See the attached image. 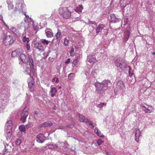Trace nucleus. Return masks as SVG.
<instances>
[{
  "label": "nucleus",
  "instance_id": "nucleus-39",
  "mask_svg": "<svg viewBox=\"0 0 155 155\" xmlns=\"http://www.w3.org/2000/svg\"><path fill=\"white\" fill-rule=\"evenodd\" d=\"M106 105V103H103L97 104V107H99L100 108H102L103 106H105Z\"/></svg>",
  "mask_w": 155,
  "mask_h": 155
},
{
  "label": "nucleus",
  "instance_id": "nucleus-38",
  "mask_svg": "<svg viewBox=\"0 0 155 155\" xmlns=\"http://www.w3.org/2000/svg\"><path fill=\"white\" fill-rule=\"evenodd\" d=\"M41 42L42 43L44 44L48 45L49 43L50 42V41L48 40H47L45 39H44L42 40V41H41Z\"/></svg>",
  "mask_w": 155,
  "mask_h": 155
},
{
  "label": "nucleus",
  "instance_id": "nucleus-35",
  "mask_svg": "<svg viewBox=\"0 0 155 155\" xmlns=\"http://www.w3.org/2000/svg\"><path fill=\"white\" fill-rule=\"evenodd\" d=\"M9 29L14 34H16L17 33V30L16 28L10 26Z\"/></svg>",
  "mask_w": 155,
  "mask_h": 155
},
{
  "label": "nucleus",
  "instance_id": "nucleus-2",
  "mask_svg": "<svg viewBox=\"0 0 155 155\" xmlns=\"http://www.w3.org/2000/svg\"><path fill=\"white\" fill-rule=\"evenodd\" d=\"M15 2L16 5L14 9V11H18L20 13H23V9L25 6L23 0H16Z\"/></svg>",
  "mask_w": 155,
  "mask_h": 155
},
{
  "label": "nucleus",
  "instance_id": "nucleus-48",
  "mask_svg": "<svg viewBox=\"0 0 155 155\" xmlns=\"http://www.w3.org/2000/svg\"><path fill=\"white\" fill-rule=\"evenodd\" d=\"M22 132H19L17 134V136L19 137H21L22 136Z\"/></svg>",
  "mask_w": 155,
  "mask_h": 155
},
{
  "label": "nucleus",
  "instance_id": "nucleus-44",
  "mask_svg": "<svg viewBox=\"0 0 155 155\" xmlns=\"http://www.w3.org/2000/svg\"><path fill=\"white\" fill-rule=\"evenodd\" d=\"M69 44V41L67 39H65L64 41V44L65 46H68Z\"/></svg>",
  "mask_w": 155,
  "mask_h": 155
},
{
  "label": "nucleus",
  "instance_id": "nucleus-43",
  "mask_svg": "<svg viewBox=\"0 0 155 155\" xmlns=\"http://www.w3.org/2000/svg\"><path fill=\"white\" fill-rule=\"evenodd\" d=\"M21 143V141L20 139H17L15 141V143L17 145H19Z\"/></svg>",
  "mask_w": 155,
  "mask_h": 155
},
{
  "label": "nucleus",
  "instance_id": "nucleus-18",
  "mask_svg": "<svg viewBox=\"0 0 155 155\" xmlns=\"http://www.w3.org/2000/svg\"><path fill=\"white\" fill-rule=\"evenodd\" d=\"M12 121L11 120L7 121L5 126V130H12Z\"/></svg>",
  "mask_w": 155,
  "mask_h": 155
},
{
  "label": "nucleus",
  "instance_id": "nucleus-25",
  "mask_svg": "<svg viewBox=\"0 0 155 155\" xmlns=\"http://www.w3.org/2000/svg\"><path fill=\"white\" fill-rule=\"evenodd\" d=\"M12 135V130H6L5 137L7 140L10 138Z\"/></svg>",
  "mask_w": 155,
  "mask_h": 155
},
{
  "label": "nucleus",
  "instance_id": "nucleus-5",
  "mask_svg": "<svg viewBox=\"0 0 155 155\" xmlns=\"http://www.w3.org/2000/svg\"><path fill=\"white\" fill-rule=\"evenodd\" d=\"M24 63L25 64L23 66L25 73L26 74L30 75L31 72H33L32 68H34V64L33 66H32L30 60H29V62L27 63Z\"/></svg>",
  "mask_w": 155,
  "mask_h": 155
},
{
  "label": "nucleus",
  "instance_id": "nucleus-34",
  "mask_svg": "<svg viewBox=\"0 0 155 155\" xmlns=\"http://www.w3.org/2000/svg\"><path fill=\"white\" fill-rule=\"evenodd\" d=\"M154 111V109L152 107V106H151L150 107H149L148 108L146 112L147 113H150L152 112H153Z\"/></svg>",
  "mask_w": 155,
  "mask_h": 155
},
{
  "label": "nucleus",
  "instance_id": "nucleus-7",
  "mask_svg": "<svg viewBox=\"0 0 155 155\" xmlns=\"http://www.w3.org/2000/svg\"><path fill=\"white\" fill-rule=\"evenodd\" d=\"M115 64L118 68H119L122 70L125 69L127 67V65L125 61L123 60H120L117 59L116 60Z\"/></svg>",
  "mask_w": 155,
  "mask_h": 155
},
{
  "label": "nucleus",
  "instance_id": "nucleus-42",
  "mask_svg": "<svg viewBox=\"0 0 155 155\" xmlns=\"http://www.w3.org/2000/svg\"><path fill=\"white\" fill-rule=\"evenodd\" d=\"M52 81L53 82H55L57 83L59 82V80L58 78H54L52 79Z\"/></svg>",
  "mask_w": 155,
  "mask_h": 155
},
{
  "label": "nucleus",
  "instance_id": "nucleus-3",
  "mask_svg": "<svg viewBox=\"0 0 155 155\" xmlns=\"http://www.w3.org/2000/svg\"><path fill=\"white\" fill-rule=\"evenodd\" d=\"M15 39L12 36L3 34V42L6 46L12 44L15 41Z\"/></svg>",
  "mask_w": 155,
  "mask_h": 155
},
{
  "label": "nucleus",
  "instance_id": "nucleus-13",
  "mask_svg": "<svg viewBox=\"0 0 155 155\" xmlns=\"http://www.w3.org/2000/svg\"><path fill=\"white\" fill-rule=\"evenodd\" d=\"M29 113L28 110H24L23 112L21 114V117L20 120L23 123H24L25 121L27 116L28 115Z\"/></svg>",
  "mask_w": 155,
  "mask_h": 155
},
{
  "label": "nucleus",
  "instance_id": "nucleus-53",
  "mask_svg": "<svg viewBox=\"0 0 155 155\" xmlns=\"http://www.w3.org/2000/svg\"><path fill=\"white\" fill-rule=\"evenodd\" d=\"M128 68H129V73H130V70H131V68L130 67V66H128Z\"/></svg>",
  "mask_w": 155,
  "mask_h": 155
},
{
  "label": "nucleus",
  "instance_id": "nucleus-49",
  "mask_svg": "<svg viewBox=\"0 0 155 155\" xmlns=\"http://www.w3.org/2000/svg\"><path fill=\"white\" fill-rule=\"evenodd\" d=\"M69 2V3L71 4H73L75 2V0H65Z\"/></svg>",
  "mask_w": 155,
  "mask_h": 155
},
{
  "label": "nucleus",
  "instance_id": "nucleus-33",
  "mask_svg": "<svg viewBox=\"0 0 155 155\" xmlns=\"http://www.w3.org/2000/svg\"><path fill=\"white\" fill-rule=\"evenodd\" d=\"M104 27V25L103 24L99 25L97 27V33L102 30Z\"/></svg>",
  "mask_w": 155,
  "mask_h": 155
},
{
  "label": "nucleus",
  "instance_id": "nucleus-47",
  "mask_svg": "<svg viewBox=\"0 0 155 155\" xmlns=\"http://www.w3.org/2000/svg\"><path fill=\"white\" fill-rule=\"evenodd\" d=\"M78 62L77 60V59H75L73 61V64L75 66L77 64Z\"/></svg>",
  "mask_w": 155,
  "mask_h": 155
},
{
  "label": "nucleus",
  "instance_id": "nucleus-30",
  "mask_svg": "<svg viewBox=\"0 0 155 155\" xmlns=\"http://www.w3.org/2000/svg\"><path fill=\"white\" fill-rule=\"evenodd\" d=\"M83 8L82 5H79L75 10L76 12H77L78 13H81L82 12V10Z\"/></svg>",
  "mask_w": 155,
  "mask_h": 155
},
{
  "label": "nucleus",
  "instance_id": "nucleus-29",
  "mask_svg": "<svg viewBox=\"0 0 155 155\" xmlns=\"http://www.w3.org/2000/svg\"><path fill=\"white\" fill-rule=\"evenodd\" d=\"M25 20L21 22L20 24L17 25V27L18 28H25Z\"/></svg>",
  "mask_w": 155,
  "mask_h": 155
},
{
  "label": "nucleus",
  "instance_id": "nucleus-1",
  "mask_svg": "<svg viewBox=\"0 0 155 155\" xmlns=\"http://www.w3.org/2000/svg\"><path fill=\"white\" fill-rule=\"evenodd\" d=\"M23 51L21 49H18L15 51H13L12 53V55L13 57L17 56V55L20 56V58L23 63H27L30 61L32 66L34 65V61L32 56L31 55H28V56L25 54L23 53Z\"/></svg>",
  "mask_w": 155,
  "mask_h": 155
},
{
  "label": "nucleus",
  "instance_id": "nucleus-10",
  "mask_svg": "<svg viewBox=\"0 0 155 155\" xmlns=\"http://www.w3.org/2000/svg\"><path fill=\"white\" fill-rule=\"evenodd\" d=\"M4 149L0 153L4 155L8 153H10L12 149L11 144L10 143L4 144Z\"/></svg>",
  "mask_w": 155,
  "mask_h": 155
},
{
  "label": "nucleus",
  "instance_id": "nucleus-55",
  "mask_svg": "<svg viewBox=\"0 0 155 155\" xmlns=\"http://www.w3.org/2000/svg\"><path fill=\"white\" fill-rule=\"evenodd\" d=\"M68 127H69V128H71V127H71V125L68 126Z\"/></svg>",
  "mask_w": 155,
  "mask_h": 155
},
{
  "label": "nucleus",
  "instance_id": "nucleus-6",
  "mask_svg": "<svg viewBox=\"0 0 155 155\" xmlns=\"http://www.w3.org/2000/svg\"><path fill=\"white\" fill-rule=\"evenodd\" d=\"M115 64L118 68H119L122 70L125 69L127 67V65L125 61L123 60H120L117 59L116 60Z\"/></svg>",
  "mask_w": 155,
  "mask_h": 155
},
{
  "label": "nucleus",
  "instance_id": "nucleus-45",
  "mask_svg": "<svg viewBox=\"0 0 155 155\" xmlns=\"http://www.w3.org/2000/svg\"><path fill=\"white\" fill-rule=\"evenodd\" d=\"M104 142V141L101 140V139H97V145H99Z\"/></svg>",
  "mask_w": 155,
  "mask_h": 155
},
{
  "label": "nucleus",
  "instance_id": "nucleus-26",
  "mask_svg": "<svg viewBox=\"0 0 155 155\" xmlns=\"http://www.w3.org/2000/svg\"><path fill=\"white\" fill-rule=\"evenodd\" d=\"M130 34V32L129 31L127 30L124 32V41H127L128 40Z\"/></svg>",
  "mask_w": 155,
  "mask_h": 155
},
{
  "label": "nucleus",
  "instance_id": "nucleus-24",
  "mask_svg": "<svg viewBox=\"0 0 155 155\" xmlns=\"http://www.w3.org/2000/svg\"><path fill=\"white\" fill-rule=\"evenodd\" d=\"M6 2L8 5V10H10L12 9L13 8L14 5H13L12 2L10 0H8Z\"/></svg>",
  "mask_w": 155,
  "mask_h": 155
},
{
  "label": "nucleus",
  "instance_id": "nucleus-40",
  "mask_svg": "<svg viewBox=\"0 0 155 155\" xmlns=\"http://www.w3.org/2000/svg\"><path fill=\"white\" fill-rule=\"evenodd\" d=\"M96 70L95 69L94 70H93L92 71V75L93 77L95 78L97 75V74L96 73Z\"/></svg>",
  "mask_w": 155,
  "mask_h": 155
},
{
  "label": "nucleus",
  "instance_id": "nucleus-8",
  "mask_svg": "<svg viewBox=\"0 0 155 155\" xmlns=\"http://www.w3.org/2000/svg\"><path fill=\"white\" fill-rule=\"evenodd\" d=\"M115 64L118 68H119L122 70L125 69L127 67V65L125 61L123 60H120L117 59L116 60Z\"/></svg>",
  "mask_w": 155,
  "mask_h": 155
},
{
  "label": "nucleus",
  "instance_id": "nucleus-37",
  "mask_svg": "<svg viewBox=\"0 0 155 155\" xmlns=\"http://www.w3.org/2000/svg\"><path fill=\"white\" fill-rule=\"evenodd\" d=\"M33 125V124L32 123H28L27 124L25 125V126L26 129L31 127Z\"/></svg>",
  "mask_w": 155,
  "mask_h": 155
},
{
  "label": "nucleus",
  "instance_id": "nucleus-9",
  "mask_svg": "<svg viewBox=\"0 0 155 155\" xmlns=\"http://www.w3.org/2000/svg\"><path fill=\"white\" fill-rule=\"evenodd\" d=\"M78 115L79 117V120L81 122H85L87 124L90 125L91 126V128H94V126L92 125V123L89 120L85 119L84 117L80 114H78Z\"/></svg>",
  "mask_w": 155,
  "mask_h": 155
},
{
  "label": "nucleus",
  "instance_id": "nucleus-50",
  "mask_svg": "<svg viewBox=\"0 0 155 155\" xmlns=\"http://www.w3.org/2000/svg\"><path fill=\"white\" fill-rule=\"evenodd\" d=\"M70 62V59L69 58H68L66 61L65 63L66 64H68Z\"/></svg>",
  "mask_w": 155,
  "mask_h": 155
},
{
  "label": "nucleus",
  "instance_id": "nucleus-22",
  "mask_svg": "<svg viewBox=\"0 0 155 155\" xmlns=\"http://www.w3.org/2000/svg\"><path fill=\"white\" fill-rule=\"evenodd\" d=\"M30 24L31 25V28H33L34 30H37L38 29L39 27L37 23L31 21H30Z\"/></svg>",
  "mask_w": 155,
  "mask_h": 155
},
{
  "label": "nucleus",
  "instance_id": "nucleus-23",
  "mask_svg": "<svg viewBox=\"0 0 155 155\" xmlns=\"http://www.w3.org/2000/svg\"><path fill=\"white\" fill-rule=\"evenodd\" d=\"M28 87L30 88V91H32L33 90V88L34 87V81H33L32 79L30 81H28Z\"/></svg>",
  "mask_w": 155,
  "mask_h": 155
},
{
  "label": "nucleus",
  "instance_id": "nucleus-14",
  "mask_svg": "<svg viewBox=\"0 0 155 155\" xmlns=\"http://www.w3.org/2000/svg\"><path fill=\"white\" fill-rule=\"evenodd\" d=\"M58 148L60 149H62V147H64L66 150H67V149L69 148V145L68 144L67 142L65 141L64 142H58Z\"/></svg>",
  "mask_w": 155,
  "mask_h": 155
},
{
  "label": "nucleus",
  "instance_id": "nucleus-12",
  "mask_svg": "<svg viewBox=\"0 0 155 155\" xmlns=\"http://www.w3.org/2000/svg\"><path fill=\"white\" fill-rule=\"evenodd\" d=\"M46 140V137L44 135L42 134H40L37 136L36 138V141L40 143H42Z\"/></svg>",
  "mask_w": 155,
  "mask_h": 155
},
{
  "label": "nucleus",
  "instance_id": "nucleus-41",
  "mask_svg": "<svg viewBox=\"0 0 155 155\" xmlns=\"http://www.w3.org/2000/svg\"><path fill=\"white\" fill-rule=\"evenodd\" d=\"M70 54L71 56H73L74 54V49L72 48L71 49L70 51Z\"/></svg>",
  "mask_w": 155,
  "mask_h": 155
},
{
  "label": "nucleus",
  "instance_id": "nucleus-16",
  "mask_svg": "<svg viewBox=\"0 0 155 155\" xmlns=\"http://www.w3.org/2000/svg\"><path fill=\"white\" fill-rule=\"evenodd\" d=\"M35 48L36 50H38L40 52H43L44 48L41 43L39 42H36L35 44Z\"/></svg>",
  "mask_w": 155,
  "mask_h": 155
},
{
  "label": "nucleus",
  "instance_id": "nucleus-31",
  "mask_svg": "<svg viewBox=\"0 0 155 155\" xmlns=\"http://www.w3.org/2000/svg\"><path fill=\"white\" fill-rule=\"evenodd\" d=\"M62 36L60 32V31L59 30H58V32L56 34V38L58 40H60L62 38Z\"/></svg>",
  "mask_w": 155,
  "mask_h": 155
},
{
  "label": "nucleus",
  "instance_id": "nucleus-28",
  "mask_svg": "<svg viewBox=\"0 0 155 155\" xmlns=\"http://www.w3.org/2000/svg\"><path fill=\"white\" fill-rule=\"evenodd\" d=\"M48 148L52 150H54L56 148H58V145L57 144H49L48 145Z\"/></svg>",
  "mask_w": 155,
  "mask_h": 155
},
{
  "label": "nucleus",
  "instance_id": "nucleus-56",
  "mask_svg": "<svg viewBox=\"0 0 155 155\" xmlns=\"http://www.w3.org/2000/svg\"><path fill=\"white\" fill-rule=\"evenodd\" d=\"M25 16L26 18L29 17V16L28 15H26L25 14Z\"/></svg>",
  "mask_w": 155,
  "mask_h": 155
},
{
  "label": "nucleus",
  "instance_id": "nucleus-59",
  "mask_svg": "<svg viewBox=\"0 0 155 155\" xmlns=\"http://www.w3.org/2000/svg\"><path fill=\"white\" fill-rule=\"evenodd\" d=\"M152 54H155V52H152Z\"/></svg>",
  "mask_w": 155,
  "mask_h": 155
},
{
  "label": "nucleus",
  "instance_id": "nucleus-20",
  "mask_svg": "<svg viewBox=\"0 0 155 155\" xmlns=\"http://www.w3.org/2000/svg\"><path fill=\"white\" fill-rule=\"evenodd\" d=\"M57 92V88L55 87H53L51 88L50 93L51 97H54Z\"/></svg>",
  "mask_w": 155,
  "mask_h": 155
},
{
  "label": "nucleus",
  "instance_id": "nucleus-11",
  "mask_svg": "<svg viewBox=\"0 0 155 155\" xmlns=\"http://www.w3.org/2000/svg\"><path fill=\"white\" fill-rule=\"evenodd\" d=\"M22 41L24 42L25 47L28 50L30 49V44L29 42V39L28 37L24 36L22 38Z\"/></svg>",
  "mask_w": 155,
  "mask_h": 155
},
{
  "label": "nucleus",
  "instance_id": "nucleus-62",
  "mask_svg": "<svg viewBox=\"0 0 155 155\" xmlns=\"http://www.w3.org/2000/svg\"><path fill=\"white\" fill-rule=\"evenodd\" d=\"M85 74H86V75L87 76V74L85 73Z\"/></svg>",
  "mask_w": 155,
  "mask_h": 155
},
{
  "label": "nucleus",
  "instance_id": "nucleus-58",
  "mask_svg": "<svg viewBox=\"0 0 155 155\" xmlns=\"http://www.w3.org/2000/svg\"><path fill=\"white\" fill-rule=\"evenodd\" d=\"M5 26H6V27H7V28H8V26L7 25H5Z\"/></svg>",
  "mask_w": 155,
  "mask_h": 155
},
{
  "label": "nucleus",
  "instance_id": "nucleus-57",
  "mask_svg": "<svg viewBox=\"0 0 155 155\" xmlns=\"http://www.w3.org/2000/svg\"><path fill=\"white\" fill-rule=\"evenodd\" d=\"M96 129V128H95V130H94V131H95V133L97 134V131H96V130L95 129Z\"/></svg>",
  "mask_w": 155,
  "mask_h": 155
},
{
  "label": "nucleus",
  "instance_id": "nucleus-4",
  "mask_svg": "<svg viewBox=\"0 0 155 155\" xmlns=\"http://www.w3.org/2000/svg\"><path fill=\"white\" fill-rule=\"evenodd\" d=\"M60 14L65 18H69L71 17V12L67 7L60 8L59 10Z\"/></svg>",
  "mask_w": 155,
  "mask_h": 155
},
{
  "label": "nucleus",
  "instance_id": "nucleus-19",
  "mask_svg": "<svg viewBox=\"0 0 155 155\" xmlns=\"http://www.w3.org/2000/svg\"><path fill=\"white\" fill-rule=\"evenodd\" d=\"M52 125V123L50 121L46 122L43 124H40L39 126V128H42L44 127H50Z\"/></svg>",
  "mask_w": 155,
  "mask_h": 155
},
{
  "label": "nucleus",
  "instance_id": "nucleus-36",
  "mask_svg": "<svg viewBox=\"0 0 155 155\" xmlns=\"http://www.w3.org/2000/svg\"><path fill=\"white\" fill-rule=\"evenodd\" d=\"M75 74L74 73H70L69 74L68 76V78L70 80H72L74 79L75 77Z\"/></svg>",
  "mask_w": 155,
  "mask_h": 155
},
{
  "label": "nucleus",
  "instance_id": "nucleus-46",
  "mask_svg": "<svg viewBox=\"0 0 155 155\" xmlns=\"http://www.w3.org/2000/svg\"><path fill=\"white\" fill-rule=\"evenodd\" d=\"M97 136L100 137H104V136L97 130Z\"/></svg>",
  "mask_w": 155,
  "mask_h": 155
},
{
  "label": "nucleus",
  "instance_id": "nucleus-17",
  "mask_svg": "<svg viewBox=\"0 0 155 155\" xmlns=\"http://www.w3.org/2000/svg\"><path fill=\"white\" fill-rule=\"evenodd\" d=\"M87 60L91 64H94L97 61L96 57L94 55H89L87 57Z\"/></svg>",
  "mask_w": 155,
  "mask_h": 155
},
{
  "label": "nucleus",
  "instance_id": "nucleus-15",
  "mask_svg": "<svg viewBox=\"0 0 155 155\" xmlns=\"http://www.w3.org/2000/svg\"><path fill=\"white\" fill-rule=\"evenodd\" d=\"M117 87L120 90L124 91L126 89L124 83L122 81H118L117 83Z\"/></svg>",
  "mask_w": 155,
  "mask_h": 155
},
{
  "label": "nucleus",
  "instance_id": "nucleus-52",
  "mask_svg": "<svg viewBox=\"0 0 155 155\" xmlns=\"http://www.w3.org/2000/svg\"><path fill=\"white\" fill-rule=\"evenodd\" d=\"M135 140L136 141H137V137L139 136V135H137V131L136 132V133H135Z\"/></svg>",
  "mask_w": 155,
  "mask_h": 155
},
{
  "label": "nucleus",
  "instance_id": "nucleus-60",
  "mask_svg": "<svg viewBox=\"0 0 155 155\" xmlns=\"http://www.w3.org/2000/svg\"><path fill=\"white\" fill-rule=\"evenodd\" d=\"M95 86L96 87H97V85L96 84V83L95 84Z\"/></svg>",
  "mask_w": 155,
  "mask_h": 155
},
{
  "label": "nucleus",
  "instance_id": "nucleus-21",
  "mask_svg": "<svg viewBox=\"0 0 155 155\" xmlns=\"http://www.w3.org/2000/svg\"><path fill=\"white\" fill-rule=\"evenodd\" d=\"M45 33L47 37L51 38L53 36L52 32L50 29H47L45 31Z\"/></svg>",
  "mask_w": 155,
  "mask_h": 155
},
{
  "label": "nucleus",
  "instance_id": "nucleus-54",
  "mask_svg": "<svg viewBox=\"0 0 155 155\" xmlns=\"http://www.w3.org/2000/svg\"><path fill=\"white\" fill-rule=\"evenodd\" d=\"M99 85L100 86L102 85V86H100V87H101L102 86V88H101V89L102 90V88L103 87V84H99Z\"/></svg>",
  "mask_w": 155,
  "mask_h": 155
},
{
  "label": "nucleus",
  "instance_id": "nucleus-61",
  "mask_svg": "<svg viewBox=\"0 0 155 155\" xmlns=\"http://www.w3.org/2000/svg\"><path fill=\"white\" fill-rule=\"evenodd\" d=\"M95 30L96 31V32H97V28H95Z\"/></svg>",
  "mask_w": 155,
  "mask_h": 155
},
{
  "label": "nucleus",
  "instance_id": "nucleus-27",
  "mask_svg": "<svg viewBox=\"0 0 155 155\" xmlns=\"http://www.w3.org/2000/svg\"><path fill=\"white\" fill-rule=\"evenodd\" d=\"M25 29L27 30L29 28H31V25L30 24V22H29L25 19Z\"/></svg>",
  "mask_w": 155,
  "mask_h": 155
},
{
  "label": "nucleus",
  "instance_id": "nucleus-32",
  "mask_svg": "<svg viewBox=\"0 0 155 155\" xmlns=\"http://www.w3.org/2000/svg\"><path fill=\"white\" fill-rule=\"evenodd\" d=\"M19 129L20 130V132H25L26 129L25 127V126L23 125H20L19 127Z\"/></svg>",
  "mask_w": 155,
  "mask_h": 155
},
{
  "label": "nucleus",
  "instance_id": "nucleus-51",
  "mask_svg": "<svg viewBox=\"0 0 155 155\" xmlns=\"http://www.w3.org/2000/svg\"><path fill=\"white\" fill-rule=\"evenodd\" d=\"M0 20L2 21L3 22H4V20L3 19V17L2 15H0Z\"/></svg>",
  "mask_w": 155,
  "mask_h": 155
}]
</instances>
